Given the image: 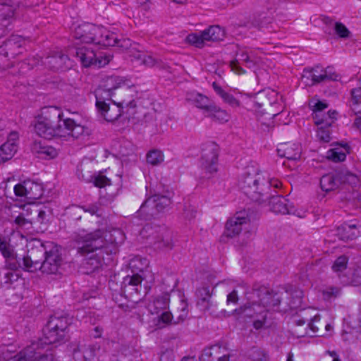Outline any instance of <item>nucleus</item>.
<instances>
[{"instance_id": "obj_1", "label": "nucleus", "mask_w": 361, "mask_h": 361, "mask_svg": "<svg viewBox=\"0 0 361 361\" xmlns=\"http://www.w3.org/2000/svg\"><path fill=\"white\" fill-rule=\"evenodd\" d=\"M42 117L34 126L37 135L45 139L61 137L68 140L70 137L78 138L85 132L84 126L77 124L74 120H62L63 112L56 106L43 109Z\"/></svg>"}, {"instance_id": "obj_2", "label": "nucleus", "mask_w": 361, "mask_h": 361, "mask_svg": "<svg viewBox=\"0 0 361 361\" xmlns=\"http://www.w3.org/2000/svg\"><path fill=\"white\" fill-rule=\"evenodd\" d=\"M281 182L277 179H269L266 173L260 171L257 164L247 166L238 180L240 190L254 202L262 203L269 196L271 187L278 188Z\"/></svg>"}, {"instance_id": "obj_3", "label": "nucleus", "mask_w": 361, "mask_h": 361, "mask_svg": "<svg viewBox=\"0 0 361 361\" xmlns=\"http://www.w3.org/2000/svg\"><path fill=\"white\" fill-rule=\"evenodd\" d=\"M104 235V232L99 229L87 234L75 233L73 237L78 252L86 256V264L93 270L102 266L104 253L111 252Z\"/></svg>"}, {"instance_id": "obj_4", "label": "nucleus", "mask_w": 361, "mask_h": 361, "mask_svg": "<svg viewBox=\"0 0 361 361\" xmlns=\"http://www.w3.org/2000/svg\"><path fill=\"white\" fill-rule=\"evenodd\" d=\"M73 37L83 43L101 44L104 47H127L129 44L128 41L119 39L116 34L106 28L91 23H83L76 26L73 31Z\"/></svg>"}, {"instance_id": "obj_5", "label": "nucleus", "mask_w": 361, "mask_h": 361, "mask_svg": "<svg viewBox=\"0 0 361 361\" xmlns=\"http://www.w3.org/2000/svg\"><path fill=\"white\" fill-rule=\"evenodd\" d=\"M277 93L272 90L259 92L255 97V107L258 121L261 123L262 130L269 131L274 127L272 119L278 116L281 111L274 110L276 106L275 98Z\"/></svg>"}, {"instance_id": "obj_6", "label": "nucleus", "mask_w": 361, "mask_h": 361, "mask_svg": "<svg viewBox=\"0 0 361 361\" xmlns=\"http://www.w3.org/2000/svg\"><path fill=\"white\" fill-rule=\"evenodd\" d=\"M247 300L252 304L254 317L266 314L269 308L279 306L281 297L268 288L255 284L248 293Z\"/></svg>"}, {"instance_id": "obj_7", "label": "nucleus", "mask_w": 361, "mask_h": 361, "mask_svg": "<svg viewBox=\"0 0 361 361\" xmlns=\"http://www.w3.org/2000/svg\"><path fill=\"white\" fill-rule=\"evenodd\" d=\"M72 319L68 315L55 314L50 317L43 329L42 344L60 343L66 341Z\"/></svg>"}, {"instance_id": "obj_8", "label": "nucleus", "mask_w": 361, "mask_h": 361, "mask_svg": "<svg viewBox=\"0 0 361 361\" xmlns=\"http://www.w3.org/2000/svg\"><path fill=\"white\" fill-rule=\"evenodd\" d=\"M97 44L78 46L70 50V54L78 58L84 67L102 68L107 65L112 56L106 52L97 51Z\"/></svg>"}, {"instance_id": "obj_9", "label": "nucleus", "mask_w": 361, "mask_h": 361, "mask_svg": "<svg viewBox=\"0 0 361 361\" xmlns=\"http://www.w3.org/2000/svg\"><path fill=\"white\" fill-rule=\"evenodd\" d=\"M40 255H44L40 270L47 274H56L62 264V257L58 245L52 242L40 244Z\"/></svg>"}, {"instance_id": "obj_10", "label": "nucleus", "mask_w": 361, "mask_h": 361, "mask_svg": "<svg viewBox=\"0 0 361 361\" xmlns=\"http://www.w3.org/2000/svg\"><path fill=\"white\" fill-rule=\"evenodd\" d=\"M147 260L145 258L136 257L130 259L129 267L133 275H128L123 279V288L124 292L132 294L133 292L137 293L139 291L143 280L140 273L147 268Z\"/></svg>"}, {"instance_id": "obj_11", "label": "nucleus", "mask_w": 361, "mask_h": 361, "mask_svg": "<svg viewBox=\"0 0 361 361\" xmlns=\"http://www.w3.org/2000/svg\"><path fill=\"white\" fill-rule=\"evenodd\" d=\"M85 361H133L129 356L132 350L129 348L122 347L118 355L106 353L96 345H81Z\"/></svg>"}, {"instance_id": "obj_12", "label": "nucleus", "mask_w": 361, "mask_h": 361, "mask_svg": "<svg viewBox=\"0 0 361 361\" xmlns=\"http://www.w3.org/2000/svg\"><path fill=\"white\" fill-rule=\"evenodd\" d=\"M355 179V176L352 173L339 169L324 175L320 178V186L322 190L330 192L338 189L343 183L354 182Z\"/></svg>"}, {"instance_id": "obj_13", "label": "nucleus", "mask_w": 361, "mask_h": 361, "mask_svg": "<svg viewBox=\"0 0 361 361\" xmlns=\"http://www.w3.org/2000/svg\"><path fill=\"white\" fill-rule=\"evenodd\" d=\"M101 91L97 94L96 106L101 116L108 122H113L121 115V105L124 102L116 104L111 99L108 101L104 95H102Z\"/></svg>"}, {"instance_id": "obj_14", "label": "nucleus", "mask_w": 361, "mask_h": 361, "mask_svg": "<svg viewBox=\"0 0 361 361\" xmlns=\"http://www.w3.org/2000/svg\"><path fill=\"white\" fill-rule=\"evenodd\" d=\"M219 150L218 145L213 142L202 145L200 166L207 173H213L217 171Z\"/></svg>"}, {"instance_id": "obj_15", "label": "nucleus", "mask_w": 361, "mask_h": 361, "mask_svg": "<svg viewBox=\"0 0 361 361\" xmlns=\"http://www.w3.org/2000/svg\"><path fill=\"white\" fill-rule=\"evenodd\" d=\"M250 222V218L246 211L237 212L235 216L228 219L226 224V233L228 237H235L245 228Z\"/></svg>"}, {"instance_id": "obj_16", "label": "nucleus", "mask_w": 361, "mask_h": 361, "mask_svg": "<svg viewBox=\"0 0 361 361\" xmlns=\"http://www.w3.org/2000/svg\"><path fill=\"white\" fill-rule=\"evenodd\" d=\"M302 78L311 79L312 85L322 82L336 80L338 75L331 71L330 67L323 68L320 66H316L311 70H305Z\"/></svg>"}, {"instance_id": "obj_17", "label": "nucleus", "mask_w": 361, "mask_h": 361, "mask_svg": "<svg viewBox=\"0 0 361 361\" xmlns=\"http://www.w3.org/2000/svg\"><path fill=\"white\" fill-rule=\"evenodd\" d=\"M44 255H40V246L32 248L28 251L27 255L22 258H18L17 262L20 267L26 271L34 272L40 270V267L43 261L42 257Z\"/></svg>"}, {"instance_id": "obj_18", "label": "nucleus", "mask_w": 361, "mask_h": 361, "mask_svg": "<svg viewBox=\"0 0 361 361\" xmlns=\"http://www.w3.org/2000/svg\"><path fill=\"white\" fill-rule=\"evenodd\" d=\"M89 169V166L83 163L78 166L77 169L78 178L87 183L93 182L94 186L98 188H103L111 185V180L107 177L102 174L95 175Z\"/></svg>"}, {"instance_id": "obj_19", "label": "nucleus", "mask_w": 361, "mask_h": 361, "mask_svg": "<svg viewBox=\"0 0 361 361\" xmlns=\"http://www.w3.org/2000/svg\"><path fill=\"white\" fill-rule=\"evenodd\" d=\"M124 85L125 81L122 78L116 75L107 76L103 79L99 87L95 90V97H97L98 92L101 91L102 95H104L106 99L110 101L113 96V91Z\"/></svg>"}, {"instance_id": "obj_20", "label": "nucleus", "mask_w": 361, "mask_h": 361, "mask_svg": "<svg viewBox=\"0 0 361 361\" xmlns=\"http://www.w3.org/2000/svg\"><path fill=\"white\" fill-rule=\"evenodd\" d=\"M28 355V361H56L51 353H43V344L41 340L32 341L26 346Z\"/></svg>"}, {"instance_id": "obj_21", "label": "nucleus", "mask_w": 361, "mask_h": 361, "mask_svg": "<svg viewBox=\"0 0 361 361\" xmlns=\"http://www.w3.org/2000/svg\"><path fill=\"white\" fill-rule=\"evenodd\" d=\"M44 63L49 68L58 71H64L71 67L68 56L61 51H56L45 59Z\"/></svg>"}, {"instance_id": "obj_22", "label": "nucleus", "mask_w": 361, "mask_h": 361, "mask_svg": "<svg viewBox=\"0 0 361 361\" xmlns=\"http://www.w3.org/2000/svg\"><path fill=\"white\" fill-rule=\"evenodd\" d=\"M39 190L40 185L31 180H25L14 187V192L16 196L27 199L39 198L41 195L38 192Z\"/></svg>"}, {"instance_id": "obj_23", "label": "nucleus", "mask_w": 361, "mask_h": 361, "mask_svg": "<svg viewBox=\"0 0 361 361\" xmlns=\"http://www.w3.org/2000/svg\"><path fill=\"white\" fill-rule=\"evenodd\" d=\"M269 196L262 202L269 200L271 210L273 212L281 214H293V208L288 206V201L283 196L271 195V190H269Z\"/></svg>"}, {"instance_id": "obj_24", "label": "nucleus", "mask_w": 361, "mask_h": 361, "mask_svg": "<svg viewBox=\"0 0 361 361\" xmlns=\"http://www.w3.org/2000/svg\"><path fill=\"white\" fill-rule=\"evenodd\" d=\"M18 134L17 132H11L7 141L0 147V161L5 162L11 159L18 150Z\"/></svg>"}, {"instance_id": "obj_25", "label": "nucleus", "mask_w": 361, "mask_h": 361, "mask_svg": "<svg viewBox=\"0 0 361 361\" xmlns=\"http://www.w3.org/2000/svg\"><path fill=\"white\" fill-rule=\"evenodd\" d=\"M181 313L177 319H173V314L170 311L165 310L159 314V329L184 322L188 315L187 304L184 300H181Z\"/></svg>"}, {"instance_id": "obj_26", "label": "nucleus", "mask_w": 361, "mask_h": 361, "mask_svg": "<svg viewBox=\"0 0 361 361\" xmlns=\"http://www.w3.org/2000/svg\"><path fill=\"white\" fill-rule=\"evenodd\" d=\"M279 156L285 157L288 160H298L301 157L302 148L297 143H281L277 148Z\"/></svg>"}, {"instance_id": "obj_27", "label": "nucleus", "mask_w": 361, "mask_h": 361, "mask_svg": "<svg viewBox=\"0 0 361 361\" xmlns=\"http://www.w3.org/2000/svg\"><path fill=\"white\" fill-rule=\"evenodd\" d=\"M25 42V39L21 36L12 35L4 42L1 48H2L3 51H5V56L14 58L21 54V51H17V49H22Z\"/></svg>"}, {"instance_id": "obj_28", "label": "nucleus", "mask_w": 361, "mask_h": 361, "mask_svg": "<svg viewBox=\"0 0 361 361\" xmlns=\"http://www.w3.org/2000/svg\"><path fill=\"white\" fill-rule=\"evenodd\" d=\"M186 100L201 109L206 116L209 111H212V106L214 104L207 97L197 92H190L187 94Z\"/></svg>"}, {"instance_id": "obj_29", "label": "nucleus", "mask_w": 361, "mask_h": 361, "mask_svg": "<svg viewBox=\"0 0 361 361\" xmlns=\"http://www.w3.org/2000/svg\"><path fill=\"white\" fill-rule=\"evenodd\" d=\"M173 190L168 185H159V213L169 212L172 206Z\"/></svg>"}, {"instance_id": "obj_30", "label": "nucleus", "mask_w": 361, "mask_h": 361, "mask_svg": "<svg viewBox=\"0 0 361 361\" xmlns=\"http://www.w3.org/2000/svg\"><path fill=\"white\" fill-rule=\"evenodd\" d=\"M245 63L246 67L250 68L255 65V62L251 59L250 56L243 50H240L236 54V59L231 61L230 66L231 70L237 74L245 73V71L240 66V63Z\"/></svg>"}, {"instance_id": "obj_31", "label": "nucleus", "mask_w": 361, "mask_h": 361, "mask_svg": "<svg viewBox=\"0 0 361 361\" xmlns=\"http://www.w3.org/2000/svg\"><path fill=\"white\" fill-rule=\"evenodd\" d=\"M31 150L40 159H54L58 155V152L54 147L42 141H35L32 145Z\"/></svg>"}, {"instance_id": "obj_32", "label": "nucleus", "mask_w": 361, "mask_h": 361, "mask_svg": "<svg viewBox=\"0 0 361 361\" xmlns=\"http://www.w3.org/2000/svg\"><path fill=\"white\" fill-rule=\"evenodd\" d=\"M359 231L355 224H344L337 229V235L343 241L352 240L358 236Z\"/></svg>"}, {"instance_id": "obj_33", "label": "nucleus", "mask_w": 361, "mask_h": 361, "mask_svg": "<svg viewBox=\"0 0 361 361\" xmlns=\"http://www.w3.org/2000/svg\"><path fill=\"white\" fill-rule=\"evenodd\" d=\"M173 236L172 231L168 227H159V249L171 250L174 245Z\"/></svg>"}, {"instance_id": "obj_34", "label": "nucleus", "mask_w": 361, "mask_h": 361, "mask_svg": "<svg viewBox=\"0 0 361 361\" xmlns=\"http://www.w3.org/2000/svg\"><path fill=\"white\" fill-rule=\"evenodd\" d=\"M203 36L207 41H220L225 36L224 30L219 25H213L203 31Z\"/></svg>"}, {"instance_id": "obj_35", "label": "nucleus", "mask_w": 361, "mask_h": 361, "mask_svg": "<svg viewBox=\"0 0 361 361\" xmlns=\"http://www.w3.org/2000/svg\"><path fill=\"white\" fill-rule=\"evenodd\" d=\"M221 314L224 317H230L231 315H236L243 317H254L252 304L249 301L247 304L240 306L239 308L235 309L231 313L227 314L226 310H222Z\"/></svg>"}, {"instance_id": "obj_36", "label": "nucleus", "mask_w": 361, "mask_h": 361, "mask_svg": "<svg viewBox=\"0 0 361 361\" xmlns=\"http://www.w3.org/2000/svg\"><path fill=\"white\" fill-rule=\"evenodd\" d=\"M0 252L7 260L16 258V253L13 246L9 243L7 239L0 234Z\"/></svg>"}, {"instance_id": "obj_37", "label": "nucleus", "mask_w": 361, "mask_h": 361, "mask_svg": "<svg viewBox=\"0 0 361 361\" xmlns=\"http://www.w3.org/2000/svg\"><path fill=\"white\" fill-rule=\"evenodd\" d=\"M132 60L135 61L139 64L145 65L147 67L153 66L155 63V59L152 56L147 54L146 53L136 51L132 53Z\"/></svg>"}, {"instance_id": "obj_38", "label": "nucleus", "mask_w": 361, "mask_h": 361, "mask_svg": "<svg viewBox=\"0 0 361 361\" xmlns=\"http://www.w3.org/2000/svg\"><path fill=\"white\" fill-rule=\"evenodd\" d=\"M212 111H209L206 114V116L212 117L219 122H226L228 120V115L227 113L217 107L214 103L212 106Z\"/></svg>"}, {"instance_id": "obj_39", "label": "nucleus", "mask_w": 361, "mask_h": 361, "mask_svg": "<svg viewBox=\"0 0 361 361\" xmlns=\"http://www.w3.org/2000/svg\"><path fill=\"white\" fill-rule=\"evenodd\" d=\"M18 279V274L9 269L3 271L0 274V281L1 284L8 287L13 281Z\"/></svg>"}, {"instance_id": "obj_40", "label": "nucleus", "mask_w": 361, "mask_h": 361, "mask_svg": "<svg viewBox=\"0 0 361 361\" xmlns=\"http://www.w3.org/2000/svg\"><path fill=\"white\" fill-rule=\"evenodd\" d=\"M337 114L336 111H329L327 114L322 115L321 119L317 118L315 124L317 126L325 125V126H331L336 119Z\"/></svg>"}, {"instance_id": "obj_41", "label": "nucleus", "mask_w": 361, "mask_h": 361, "mask_svg": "<svg viewBox=\"0 0 361 361\" xmlns=\"http://www.w3.org/2000/svg\"><path fill=\"white\" fill-rule=\"evenodd\" d=\"M186 41L196 47L201 48L206 40L203 36V31L200 34L192 33L187 36Z\"/></svg>"}, {"instance_id": "obj_42", "label": "nucleus", "mask_w": 361, "mask_h": 361, "mask_svg": "<svg viewBox=\"0 0 361 361\" xmlns=\"http://www.w3.org/2000/svg\"><path fill=\"white\" fill-rule=\"evenodd\" d=\"M348 258L345 255L339 256L334 262L331 269L336 273H340L346 269Z\"/></svg>"}, {"instance_id": "obj_43", "label": "nucleus", "mask_w": 361, "mask_h": 361, "mask_svg": "<svg viewBox=\"0 0 361 361\" xmlns=\"http://www.w3.org/2000/svg\"><path fill=\"white\" fill-rule=\"evenodd\" d=\"M326 23H333L334 28L336 35L341 38H347L350 35V31L348 29L341 23H333V20L327 18L326 20Z\"/></svg>"}, {"instance_id": "obj_44", "label": "nucleus", "mask_w": 361, "mask_h": 361, "mask_svg": "<svg viewBox=\"0 0 361 361\" xmlns=\"http://www.w3.org/2000/svg\"><path fill=\"white\" fill-rule=\"evenodd\" d=\"M32 221L24 217L23 214L18 215L14 220L16 228L29 231L32 228Z\"/></svg>"}, {"instance_id": "obj_45", "label": "nucleus", "mask_w": 361, "mask_h": 361, "mask_svg": "<svg viewBox=\"0 0 361 361\" xmlns=\"http://www.w3.org/2000/svg\"><path fill=\"white\" fill-rule=\"evenodd\" d=\"M219 350V348L215 346L204 348L200 357V361H216L213 354L214 351H218Z\"/></svg>"}, {"instance_id": "obj_46", "label": "nucleus", "mask_w": 361, "mask_h": 361, "mask_svg": "<svg viewBox=\"0 0 361 361\" xmlns=\"http://www.w3.org/2000/svg\"><path fill=\"white\" fill-rule=\"evenodd\" d=\"M320 126L317 129V135L319 140L328 142L331 139V133L329 130L330 126H325V125H319Z\"/></svg>"}, {"instance_id": "obj_47", "label": "nucleus", "mask_w": 361, "mask_h": 361, "mask_svg": "<svg viewBox=\"0 0 361 361\" xmlns=\"http://www.w3.org/2000/svg\"><path fill=\"white\" fill-rule=\"evenodd\" d=\"M341 293V288L336 286H329L322 290V295L325 300L336 298Z\"/></svg>"}, {"instance_id": "obj_48", "label": "nucleus", "mask_w": 361, "mask_h": 361, "mask_svg": "<svg viewBox=\"0 0 361 361\" xmlns=\"http://www.w3.org/2000/svg\"><path fill=\"white\" fill-rule=\"evenodd\" d=\"M327 107V104L318 101L314 106L313 109V118L314 119V122L316 121V119H321L322 117V115L324 114L322 113V111L325 109Z\"/></svg>"}, {"instance_id": "obj_49", "label": "nucleus", "mask_w": 361, "mask_h": 361, "mask_svg": "<svg viewBox=\"0 0 361 361\" xmlns=\"http://www.w3.org/2000/svg\"><path fill=\"white\" fill-rule=\"evenodd\" d=\"M14 0H0V11H3V7H6V18H11L13 16Z\"/></svg>"}, {"instance_id": "obj_50", "label": "nucleus", "mask_w": 361, "mask_h": 361, "mask_svg": "<svg viewBox=\"0 0 361 361\" xmlns=\"http://www.w3.org/2000/svg\"><path fill=\"white\" fill-rule=\"evenodd\" d=\"M200 293L201 295H204L205 296L200 300V301L198 302V304L201 305H204L205 309L208 310L209 308V299L211 297V294L209 292V288L204 287L201 290H200Z\"/></svg>"}, {"instance_id": "obj_51", "label": "nucleus", "mask_w": 361, "mask_h": 361, "mask_svg": "<svg viewBox=\"0 0 361 361\" xmlns=\"http://www.w3.org/2000/svg\"><path fill=\"white\" fill-rule=\"evenodd\" d=\"M328 157L334 162H339L345 159L346 154L344 152L337 151L336 149H331L329 152Z\"/></svg>"}, {"instance_id": "obj_52", "label": "nucleus", "mask_w": 361, "mask_h": 361, "mask_svg": "<svg viewBox=\"0 0 361 361\" xmlns=\"http://www.w3.org/2000/svg\"><path fill=\"white\" fill-rule=\"evenodd\" d=\"M158 207V203H157L156 196L150 197L145 200V202L142 204L140 209H148L147 212H152L153 209H157Z\"/></svg>"}, {"instance_id": "obj_53", "label": "nucleus", "mask_w": 361, "mask_h": 361, "mask_svg": "<svg viewBox=\"0 0 361 361\" xmlns=\"http://www.w3.org/2000/svg\"><path fill=\"white\" fill-rule=\"evenodd\" d=\"M196 214H197V211L194 207L190 206V205H188V206L185 205L183 212V217L185 219L190 221L193 219H195V217L196 216Z\"/></svg>"}, {"instance_id": "obj_54", "label": "nucleus", "mask_w": 361, "mask_h": 361, "mask_svg": "<svg viewBox=\"0 0 361 361\" xmlns=\"http://www.w3.org/2000/svg\"><path fill=\"white\" fill-rule=\"evenodd\" d=\"M146 160L147 164L157 166L158 164V151L157 149L150 150L146 155Z\"/></svg>"}, {"instance_id": "obj_55", "label": "nucleus", "mask_w": 361, "mask_h": 361, "mask_svg": "<svg viewBox=\"0 0 361 361\" xmlns=\"http://www.w3.org/2000/svg\"><path fill=\"white\" fill-rule=\"evenodd\" d=\"M249 356L254 361H262L264 354L261 349L254 347L251 349Z\"/></svg>"}, {"instance_id": "obj_56", "label": "nucleus", "mask_w": 361, "mask_h": 361, "mask_svg": "<svg viewBox=\"0 0 361 361\" xmlns=\"http://www.w3.org/2000/svg\"><path fill=\"white\" fill-rule=\"evenodd\" d=\"M69 212L74 219L79 220L81 219L82 214L85 212V209L78 206H73L69 209Z\"/></svg>"}, {"instance_id": "obj_57", "label": "nucleus", "mask_w": 361, "mask_h": 361, "mask_svg": "<svg viewBox=\"0 0 361 361\" xmlns=\"http://www.w3.org/2000/svg\"><path fill=\"white\" fill-rule=\"evenodd\" d=\"M270 23V18L259 16L257 18H255L253 21V25L259 28L264 27Z\"/></svg>"}, {"instance_id": "obj_58", "label": "nucleus", "mask_w": 361, "mask_h": 361, "mask_svg": "<svg viewBox=\"0 0 361 361\" xmlns=\"http://www.w3.org/2000/svg\"><path fill=\"white\" fill-rule=\"evenodd\" d=\"M221 98L224 99V101L226 103L228 104L229 105H231L233 107H237L240 104L238 100H237L233 97V95H232L228 92H226Z\"/></svg>"}, {"instance_id": "obj_59", "label": "nucleus", "mask_w": 361, "mask_h": 361, "mask_svg": "<svg viewBox=\"0 0 361 361\" xmlns=\"http://www.w3.org/2000/svg\"><path fill=\"white\" fill-rule=\"evenodd\" d=\"M159 361H175L173 350L167 349L159 355Z\"/></svg>"}, {"instance_id": "obj_60", "label": "nucleus", "mask_w": 361, "mask_h": 361, "mask_svg": "<svg viewBox=\"0 0 361 361\" xmlns=\"http://www.w3.org/2000/svg\"><path fill=\"white\" fill-rule=\"evenodd\" d=\"M170 302V295L168 291L163 293L161 298H159V309L166 310Z\"/></svg>"}, {"instance_id": "obj_61", "label": "nucleus", "mask_w": 361, "mask_h": 361, "mask_svg": "<svg viewBox=\"0 0 361 361\" xmlns=\"http://www.w3.org/2000/svg\"><path fill=\"white\" fill-rule=\"evenodd\" d=\"M73 358L74 361H85L82 345H80L73 350Z\"/></svg>"}, {"instance_id": "obj_62", "label": "nucleus", "mask_w": 361, "mask_h": 361, "mask_svg": "<svg viewBox=\"0 0 361 361\" xmlns=\"http://www.w3.org/2000/svg\"><path fill=\"white\" fill-rule=\"evenodd\" d=\"M352 101L355 104H361V88L357 87L351 90Z\"/></svg>"}, {"instance_id": "obj_63", "label": "nucleus", "mask_w": 361, "mask_h": 361, "mask_svg": "<svg viewBox=\"0 0 361 361\" xmlns=\"http://www.w3.org/2000/svg\"><path fill=\"white\" fill-rule=\"evenodd\" d=\"M27 347L20 350L13 358V361H28Z\"/></svg>"}, {"instance_id": "obj_64", "label": "nucleus", "mask_w": 361, "mask_h": 361, "mask_svg": "<svg viewBox=\"0 0 361 361\" xmlns=\"http://www.w3.org/2000/svg\"><path fill=\"white\" fill-rule=\"evenodd\" d=\"M238 301V295L236 290H233L228 295H227V304L230 305L233 303L234 305L237 304Z\"/></svg>"}]
</instances>
